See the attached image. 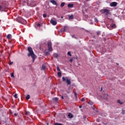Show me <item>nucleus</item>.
I'll return each instance as SVG.
<instances>
[{
	"label": "nucleus",
	"mask_w": 125,
	"mask_h": 125,
	"mask_svg": "<svg viewBox=\"0 0 125 125\" xmlns=\"http://www.w3.org/2000/svg\"><path fill=\"white\" fill-rule=\"evenodd\" d=\"M47 46L48 48V51H52V47L51 46V42H47Z\"/></svg>",
	"instance_id": "nucleus-4"
},
{
	"label": "nucleus",
	"mask_w": 125,
	"mask_h": 125,
	"mask_svg": "<svg viewBox=\"0 0 125 125\" xmlns=\"http://www.w3.org/2000/svg\"><path fill=\"white\" fill-rule=\"evenodd\" d=\"M54 125H63V124L58 123H56L54 124Z\"/></svg>",
	"instance_id": "nucleus-26"
},
{
	"label": "nucleus",
	"mask_w": 125,
	"mask_h": 125,
	"mask_svg": "<svg viewBox=\"0 0 125 125\" xmlns=\"http://www.w3.org/2000/svg\"><path fill=\"white\" fill-rule=\"evenodd\" d=\"M61 18H63V16H62V17H61Z\"/></svg>",
	"instance_id": "nucleus-49"
},
{
	"label": "nucleus",
	"mask_w": 125,
	"mask_h": 125,
	"mask_svg": "<svg viewBox=\"0 0 125 125\" xmlns=\"http://www.w3.org/2000/svg\"><path fill=\"white\" fill-rule=\"evenodd\" d=\"M117 103H119V104H120V105H123V104H124V103L123 102H121V100H118L117 101Z\"/></svg>",
	"instance_id": "nucleus-17"
},
{
	"label": "nucleus",
	"mask_w": 125,
	"mask_h": 125,
	"mask_svg": "<svg viewBox=\"0 0 125 125\" xmlns=\"http://www.w3.org/2000/svg\"><path fill=\"white\" fill-rule=\"evenodd\" d=\"M69 19H74V16L73 15L69 16Z\"/></svg>",
	"instance_id": "nucleus-19"
},
{
	"label": "nucleus",
	"mask_w": 125,
	"mask_h": 125,
	"mask_svg": "<svg viewBox=\"0 0 125 125\" xmlns=\"http://www.w3.org/2000/svg\"><path fill=\"white\" fill-rule=\"evenodd\" d=\"M72 38H74L75 39H77V38L75 37V35H73L72 36Z\"/></svg>",
	"instance_id": "nucleus-40"
},
{
	"label": "nucleus",
	"mask_w": 125,
	"mask_h": 125,
	"mask_svg": "<svg viewBox=\"0 0 125 125\" xmlns=\"http://www.w3.org/2000/svg\"><path fill=\"white\" fill-rule=\"evenodd\" d=\"M82 105L79 106V108H82Z\"/></svg>",
	"instance_id": "nucleus-45"
},
{
	"label": "nucleus",
	"mask_w": 125,
	"mask_h": 125,
	"mask_svg": "<svg viewBox=\"0 0 125 125\" xmlns=\"http://www.w3.org/2000/svg\"><path fill=\"white\" fill-rule=\"evenodd\" d=\"M53 57H54V58H57L58 57V54L54 53L53 54Z\"/></svg>",
	"instance_id": "nucleus-14"
},
{
	"label": "nucleus",
	"mask_w": 125,
	"mask_h": 125,
	"mask_svg": "<svg viewBox=\"0 0 125 125\" xmlns=\"http://www.w3.org/2000/svg\"><path fill=\"white\" fill-rule=\"evenodd\" d=\"M27 51H28V53L27 54V56L28 57H30L31 56V57L34 58V56L35 55V53H34V51H33V49L31 47H28L27 48Z\"/></svg>",
	"instance_id": "nucleus-1"
},
{
	"label": "nucleus",
	"mask_w": 125,
	"mask_h": 125,
	"mask_svg": "<svg viewBox=\"0 0 125 125\" xmlns=\"http://www.w3.org/2000/svg\"><path fill=\"white\" fill-rule=\"evenodd\" d=\"M101 13H102V14H104V13H105V15H109L110 14V10L107 9H104L101 10Z\"/></svg>",
	"instance_id": "nucleus-2"
},
{
	"label": "nucleus",
	"mask_w": 125,
	"mask_h": 125,
	"mask_svg": "<svg viewBox=\"0 0 125 125\" xmlns=\"http://www.w3.org/2000/svg\"><path fill=\"white\" fill-rule=\"evenodd\" d=\"M61 98H62V99H63V95H62Z\"/></svg>",
	"instance_id": "nucleus-43"
},
{
	"label": "nucleus",
	"mask_w": 125,
	"mask_h": 125,
	"mask_svg": "<svg viewBox=\"0 0 125 125\" xmlns=\"http://www.w3.org/2000/svg\"><path fill=\"white\" fill-rule=\"evenodd\" d=\"M45 55H49L50 53H49V52H46L45 53Z\"/></svg>",
	"instance_id": "nucleus-31"
},
{
	"label": "nucleus",
	"mask_w": 125,
	"mask_h": 125,
	"mask_svg": "<svg viewBox=\"0 0 125 125\" xmlns=\"http://www.w3.org/2000/svg\"><path fill=\"white\" fill-rule=\"evenodd\" d=\"M0 11H4V8H3V6L0 5Z\"/></svg>",
	"instance_id": "nucleus-13"
},
{
	"label": "nucleus",
	"mask_w": 125,
	"mask_h": 125,
	"mask_svg": "<svg viewBox=\"0 0 125 125\" xmlns=\"http://www.w3.org/2000/svg\"><path fill=\"white\" fill-rule=\"evenodd\" d=\"M50 2L51 3L53 4L54 5H57V2H56V1L54 0H50Z\"/></svg>",
	"instance_id": "nucleus-8"
},
{
	"label": "nucleus",
	"mask_w": 125,
	"mask_h": 125,
	"mask_svg": "<svg viewBox=\"0 0 125 125\" xmlns=\"http://www.w3.org/2000/svg\"><path fill=\"white\" fill-rule=\"evenodd\" d=\"M87 1H88V0H86Z\"/></svg>",
	"instance_id": "nucleus-50"
},
{
	"label": "nucleus",
	"mask_w": 125,
	"mask_h": 125,
	"mask_svg": "<svg viewBox=\"0 0 125 125\" xmlns=\"http://www.w3.org/2000/svg\"><path fill=\"white\" fill-rule=\"evenodd\" d=\"M12 64H13V62H9V65H12Z\"/></svg>",
	"instance_id": "nucleus-39"
},
{
	"label": "nucleus",
	"mask_w": 125,
	"mask_h": 125,
	"mask_svg": "<svg viewBox=\"0 0 125 125\" xmlns=\"http://www.w3.org/2000/svg\"><path fill=\"white\" fill-rule=\"evenodd\" d=\"M97 35H100V32L98 31L97 33Z\"/></svg>",
	"instance_id": "nucleus-41"
},
{
	"label": "nucleus",
	"mask_w": 125,
	"mask_h": 125,
	"mask_svg": "<svg viewBox=\"0 0 125 125\" xmlns=\"http://www.w3.org/2000/svg\"><path fill=\"white\" fill-rule=\"evenodd\" d=\"M104 99H107V96H106L105 98H104Z\"/></svg>",
	"instance_id": "nucleus-46"
},
{
	"label": "nucleus",
	"mask_w": 125,
	"mask_h": 125,
	"mask_svg": "<svg viewBox=\"0 0 125 125\" xmlns=\"http://www.w3.org/2000/svg\"><path fill=\"white\" fill-rule=\"evenodd\" d=\"M65 5V2H63V6Z\"/></svg>",
	"instance_id": "nucleus-42"
},
{
	"label": "nucleus",
	"mask_w": 125,
	"mask_h": 125,
	"mask_svg": "<svg viewBox=\"0 0 125 125\" xmlns=\"http://www.w3.org/2000/svg\"><path fill=\"white\" fill-rule=\"evenodd\" d=\"M11 77H12V78H14V74L13 73H11Z\"/></svg>",
	"instance_id": "nucleus-30"
},
{
	"label": "nucleus",
	"mask_w": 125,
	"mask_h": 125,
	"mask_svg": "<svg viewBox=\"0 0 125 125\" xmlns=\"http://www.w3.org/2000/svg\"><path fill=\"white\" fill-rule=\"evenodd\" d=\"M101 91H102V88H101Z\"/></svg>",
	"instance_id": "nucleus-47"
},
{
	"label": "nucleus",
	"mask_w": 125,
	"mask_h": 125,
	"mask_svg": "<svg viewBox=\"0 0 125 125\" xmlns=\"http://www.w3.org/2000/svg\"><path fill=\"white\" fill-rule=\"evenodd\" d=\"M94 21H95V22L97 23V22H98V19H97V18H95L94 19Z\"/></svg>",
	"instance_id": "nucleus-28"
},
{
	"label": "nucleus",
	"mask_w": 125,
	"mask_h": 125,
	"mask_svg": "<svg viewBox=\"0 0 125 125\" xmlns=\"http://www.w3.org/2000/svg\"><path fill=\"white\" fill-rule=\"evenodd\" d=\"M58 77H59V78H61L62 77V73H61V71L58 72Z\"/></svg>",
	"instance_id": "nucleus-11"
},
{
	"label": "nucleus",
	"mask_w": 125,
	"mask_h": 125,
	"mask_svg": "<svg viewBox=\"0 0 125 125\" xmlns=\"http://www.w3.org/2000/svg\"><path fill=\"white\" fill-rule=\"evenodd\" d=\"M17 20H20L19 21V22L20 23V22H22V21H23V19L21 18V17H19L18 19H17Z\"/></svg>",
	"instance_id": "nucleus-12"
},
{
	"label": "nucleus",
	"mask_w": 125,
	"mask_h": 125,
	"mask_svg": "<svg viewBox=\"0 0 125 125\" xmlns=\"http://www.w3.org/2000/svg\"><path fill=\"white\" fill-rule=\"evenodd\" d=\"M14 97H15V98H18V94H17V93L15 94Z\"/></svg>",
	"instance_id": "nucleus-22"
},
{
	"label": "nucleus",
	"mask_w": 125,
	"mask_h": 125,
	"mask_svg": "<svg viewBox=\"0 0 125 125\" xmlns=\"http://www.w3.org/2000/svg\"><path fill=\"white\" fill-rule=\"evenodd\" d=\"M125 110H123V111H122V114H125Z\"/></svg>",
	"instance_id": "nucleus-37"
},
{
	"label": "nucleus",
	"mask_w": 125,
	"mask_h": 125,
	"mask_svg": "<svg viewBox=\"0 0 125 125\" xmlns=\"http://www.w3.org/2000/svg\"><path fill=\"white\" fill-rule=\"evenodd\" d=\"M92 109H93V110H94V107H92Z\"/></svg>",
	"instance_id": "nucleus-48"
},
{
	"label": "nucleus",
	"mask_w": 125,
	"mask_h": 125,
	"mask_svg": "<svg viewBox=\"0 0 125 125\" xmlns=\"http://www.w3.org/2000/svg\"><path fill=\"white\" fill-rule=\"evenodd\" d=\"M61 7H63V2L61 3Z\"/></svg>",
	"instance_id": "nucleus-38"
},
{
	"label": "nucleus",
	"mask_w": 125,
	"mask_h": 125,
	"mask_svg": "<svg viewBox=\"0 0 125 125\" xmlns=\"http://www.w3.org/2000/svg\"><path fill=\"white\" fill-rule=\"evenodd\" d=\"M57 70L58 71V72H61V70H60V68H59V66L57 67Z\"/></svg>",
	"instance_id": "nucleus-25"
},
{
	"label": "nucleus",
	"mask_w": 125,
	"mask_h": 125,
	"mask_svg": "<svg viewBox=\"0 0 125 125\" xmlns=\"http://www.w3.org/2000/svg\"><path fill=\"white\" fill-rule=\"evenodd\" d=\"M18 115V114L17 113H14V116H15L16 117H17Z\"/></svg>",
	"instance_id": "nucleus-36"
},
{
	"label": "nucleus",
	"mask_w": 125,
	"mask_h": 125,
	"mask_svg": "<svg viewBox=\"0 0 125 125\" xmlns=\"http://www.w3.org/2000/svg\"><path fill=\"white\" fill-rule=\"evenodd\" d=\"M37 27H41V24L40 23L37 24Z\"/></svg>",
	"instance_id": "nucleus-35"
},
{
	"label": "nucleus",
	"mask_w": 125,
	"mask_h": 125,
	"mask_svg": "<svg viewBox=\"0 0 125 125\" xmlns=\"http://www.w3.org/2000/svg\"><path fill=\"white\" fill-rule=\"evenodd\" d=\"M11 38H12V35H11V34H8L6 36V39H7V40H10Z\"/></svg>",
	"instance_id": "nucleus-9"
},
{
	"label": "nucleus",
	"mask_w": 125,
	"mask_h": 125,
	"mask_svg": "<svg viewBox=\"0 0 125 125\" xmlns=\"http://www.w3.org/2000/svg\"><path fill=\"white\" fill-rule=\"evenodd\" d=\"M25 114L27 115V116H29L30 115V111H26L25 112Z\"/></svg>",
	"instance_id": "nucleus-27"
},
{
	"label": "nucleus",
	"mask_w": 125,
	"mask_h": 125,
	"mask_svg": "<svg viewBox=\"0 0 125 125\" xmlns=\"http://www.w3.org/2000/svg\"><path fill=\"white\" fill-rule=\"evenodd\" d=\"M53 100L55 101V102H57V101H58V98H53Z\"/></svg>",
	"instance_id": "nucleus-18"
},
{
	"label": "nucleus",
	"mask_w": 125,
	"mask_h": 125,
	"mask_svg": "<svg viewBox=\"0 0 125 125\" xmlns=\"http://www.w3.org/2000/svg\"><path fill=\"white\" fill-rule=\"evenodd\" d=\"M117 65H119V64L117 63Z\"/></svg>",
	"instance_id": "nucleus-51"
},
{
	"label": "nucleus",
	"mask_w": 125,
	"mask_h": 125,
	"mask_svg": "<svg viewBox=\"0 0 125 125\" xmlns=\"http://www.w3.org/2000/svg\"><path fill=\"white\" fill-rule=\"evenodd\" d=\"M46 68V66H45V65H42V67L41 68V70H42L43 71H44V70H45Z\"/></svg>",
	"instance_id": "nucleus-16"
},
{
	"label": "nucleus",
	"mask_w": 125,
	"mask_h": 125,
	"mask_svg": "<svg viewBox=\"0 0 125 125\" xmlns=\"http://www.w3.org/2000/svg\"><path fill=\"white\" fill-rule=\"evenodd\" d=\"M67 31H69V26H64L63 27V32H66Z\"/></svg>",
	"instance_id": "nucleus-7"
},
{
	"label": "nucleus",
	"mask_w": 125,
	"mask_h": 125,
	"mask_svg": "<svg viewBox=\"0 0 125 125\" xmlns=\"http://www.w3.org/2000/svg\"><path fill=\"white\" fill-rule=\"evenodd\" d=\"M33 59V62H35V59H36V55H34V57H32Z\"/></svg>",
	"instance_id": "nucleus-24"
},
{
	"label": "nucleus",
	"mask_w": 125,
	"mask_h": 125,
	"mask_svg": "<svg viewBox=\"0 0 125 125\" xmlns=\"http://www.w3.org/2000/svg\"><path fill=\"white\" fill-rule=\"evenodd\" d=\"M88 104H89V105H93V102L90 100L88 103Z\"/></svg>",
	"instance_id": "nucleus-20"
},
{
	"label": "nucleus",
	"mask_w": 125,
	"mask_h": 125,
	"mask_svg": "<svg viewBox=\"0 0 125 125\" xmlns=\"http://www.w3.org/2000/svg\"><path fill=\"white\" fill-rule=\"evenodd\" d=\"M68 117H69V118H70V119H72V118H73V114H72L71 113H69L68 114Z\"/></svg>",
	"instance_id": "nucleus-15"
},
{
	"label": "nucleus",
	"mask_w": 125,
	"mask_h": 125,
	"mask_svg": "<svg viewBox=\"0 0 125 125\" xmlns=\"http://www.w3.org/2000/svg\"><path fill=\"white\" fill-rule=\"evenodd\" d=\"M74 94H75V96H76V95H77V93H75Z\"/></svg>",
	"instance_id": "nucleus-44"
},
{
	"label": "nucleus",
	"mask_w": 125,
	"mask_h": 125,
	"mask_svg": "<svg viewBox=\"0 0 125 125\" xmlns=\"http://www.w3.org/2000/svg\"><path fill=\"white\" fill-rule=\"evenodd\" d=\"M43 18H45V17H46V14H43Z\"/></svg>",
	"instance_id": "nucleus-32"
},
{
	"label": "nucleus",
	"mask_w": 125,
	"mask_h": 125,
	"mask_svg": "<svg viewBox=\"0 0 125 125\" xmlns=\"http://www.w3.org/2000/svg\"><path fill=\"white\" fill-rule=\"evenodd\" d=\"M30 95H27L26 97V99H27V100H29V99H30Z\"/></svg>",
	"instance_id": "nucleus-21"
},
{
	"label": "nucleus",
	"mask_w": 125,
	"mask_h": 125,
	"mask_svg": "<svg viewBox=\"0 0 125 125\" xmlns=\"http://www.w3.org/2000/svg\"><path fill=\"white\" fill-rule=\"evenodd\" d=\"M50 23L52 24V25H53V26L57 25V21L53 19H51L50 21Z\"/></svg>",
	"instance_id": "nucleus-5"
},
{
	"label": "nucleus",
	"mask_w": 125,
	"mask_h": 125,
	"mask_svg": "<svg viewBox=\"0 0 125 125\" xmlns=\"http://www.w3.org/2000/svg\"><path fill=\"white\" fill-rule=\"evenodd\" d=\"M69 62H70L71 63H72L73 62V59H71L69 60Z\"/></svg>",
	"instance_id": "nucleus-34"
},
{
	"label": "nucleus",
	"mask_w": 125,
	"mask_h": 125,
	"mask_svg": "<svg viewBox=\"0 0 125 125\" xmlns=\"http://www.w3.org/2000/svg\"><path fill=\"white\" fill-rule=\"evenodd\" d=\"M83 101H84V98H83L81 99V102H83Z\"/></svg>",
	"instance_id": "nucleus-33"
},
{
	"label": "nucleus",
	"mask_w": 125,
	"mask_h": 125,
	"mask_svg": "<svg viewBox=\"0 0 125 125\" xmlns=\"http://www.w3.org/2000/svg\"><path fill=\"white\" fill-rule=\"evenodd\" d=\"M111 27L113 28V29H115L116 28V24H113L111 25Z\"/></svg>",
	"instance_id": "nucleus-23"
},
{
	"label": "nucleus",
	"mask_w": 125,
	"mask_h": 125,
	"mask_svg": "<svg viewBox=\"0 0 125 125\" xmlns=\"http://www.w3.org/2000/svg\"><path fill=\"white\" fill-rule=\"evenodd\" d=\"M67 6L68 8H73L74 7V4H68L67 5Z\"/></svg>",
	"instance_id": "nucleus-10"
},
{
	"label": "nucleus",
	"mask_w": 125,
	"mask_h": 125,
	"mask_svg": "<svg viewBox=\"0 0 125 125\" xmlns=\"http://www.w3.org/2000/svg\"><path fill=\"white\" fill-rule=\"evenodd\" d=\"M117 5H118V3L117 2H112L110 4V6H111V7L117 6Z\"/></svg>",
	"instance_id": "nucleus-6"
},
{
	"label": "nucleus",
	"mask_w": 125,
	"mask_h": 125,
	"mask_svg": "<svg viewBox=\"0 0 125 125\" xmlns=\"http://www.w3.org/2000/svg\"><path fill=\"white\" fill-rule=\"evenodd\" d=\"M63 81L66 82L67 85H71V83H72L71 80L68 77H63Z\"/></svg>",
	"instance_id": "nucleus-3"
},
{
	"label": "nucleus",
	"mask_w": 125,
	"mask_h": 125,
	"mask_svg": "<svg viewBox=\"0 0 125 125\" xmlns=\"http://www.w3.org/2000/svg\"><path fill=\"white\" fill-rule=\"evenodd\" d=\"M67 55H69V56H72V54H71V52H68Z\"/></svg>",
	"instance_id": "nucleus-29"
}]
</instances>
